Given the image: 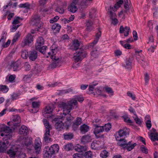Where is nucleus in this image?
<instances>
[{"label": "nucleus", "mask_w": 158, "mask_h": 158, "mask_svg": "<svg viewBox=\"0 0 158 158\" xmlns=\"http://www.w3.org/2000/svg\"><path fill=\"white\" fill-rule=\"evenodd\" d=\"M21 65V63L20 61L18 60L12 63L11 64V66L13 67L14 71H16L19 70V68L20 67Z\"/></svg>", "instance_id": "21"}, {"label": "nucleus", "mask_w": 158, "mask_h": 158, "mask_svg": "<svg viewBox=\"0 0 158 158\" xmlns=\"http://www.w3.org/2000/svg\"><path fill=\"white\" fill-rule=\"evenodd\" d=\"M56 11L60 14H63L64 11V9L62 7H58L56 9Z\"/></svg>", "instance_id": "61"}, {"label": "nucleus", "mask_w": 158, "mask_h": 158, "mask_svg": "<svg viewBox=\"0 0 158 158\" xmlns=\"http://www.w3.org/2000/svg\"><path fill=\"white\" fill-rule=\"evenodd\" d=\"M73 49L75 50H78L80 45V43L77 40H74L73 42Z\"/></svg>", "instance_id": "34"}, {"label": "nucleus", "mask_w": 158, "mask_h": 158, "mask_svg": "<svg viewBox=\"0 0 158 158\" xmlns=\"http://www.w3.org/2000/svg\"><path fill=\"white\" fill-rule=\"evenodd\" d=\"M1 131L4 132L6 133H11L12 129L10 127L4 125L1 128Z\"/></svg>", "instance_id": "22"}, {"label": "nucleus", "mask_w": 158, "mask_h": 158, "mask_svg": "<svg viewBox=\"0 0 158 158\" xmlns=\"http://www.w3.org/2000/svg\"><path fill=\"white\" fill-rule=\"evenodd\" d=\"M7 148V145L5 141L0 142V152H4L6 151Z\"/></svg>", "instance_id": "26"}, {"label": "nucleus", "mask_w": 158, "mask_h": 158, "mask_svg": "<svg viewBox=\"0 0 158 158\" xmlns=\"http://www.w3.org/2000/svg\"><path fill=\"white\" fill-rule=\"evenodd\" d=\"M75 150L76 151L81 152L83 151H85L86 150V148L84 146L78 144L75 147Z\"/></svg>", "instance_id": "28"}, {"label": "nucleus", "mask_w": 158, "mask_h": 158, "mask_svg": "<svg viewBox=\"0 0 158 158\" xmlns=\"http://www.w3.org/2000/svg\"><path fill=\"white\" fill-rule=\"evenodd\" d=\"M93 22L90 20L88 21L86 23V25L87 26L86 29L89 31H90L93 29Z\"/></svg>", "instance_id": "29"}, {"label": "nucleus", "mask_w": 158, "mask_h": 158, "mask_svg": "<svg viewBox=\"0 0 158 158\" xmlns=\"http://www.w3.org/2000/svg\"><path fill=\"white\" fill-rule=\"evenodd\" d=\"M73 148V144L72 143H69L67 144L65 146L64 149L66 151H69L72 150Z\"/></svg>", "instance_id": "44"}, {"label": "nucleus", "mask_w": 158, "mask_h": 158, "mask_svg": "<svg viewBox=\"0 0 158 158\" xmlns=\"http://www.w3.org/2000/svg\"><path fill=\"white\" fill-rule=\"evenodd\" d=\"M33 42V37L30 34H28L25 39L22 41V45L24 46L26 45H30Z\"/></svg>", "instance_id": "7"}, {"label": "nucleus", "mask_w": 158, "mask_h": 158, "mask_svg": "<svg viewBox=\"0 0 158 158\" xmlns=\"http://www.w3.org/2000/svg\"><path fill=\"white\" fill-rule=\"evenodd\" d=\"M127 30H130L129 27L126 26L124 28L123 26H121L119 29V33L120 34L123 33L125 31Z\"/></svg>", "instance_id": "41"}, {"label": "nucleus", "mask_w": 158, "mask_h": 158, "mask_svg": "<svg viewBox=\"0 0 158 158\" xmlns=\"http://www.w3.org/2000/svg\"><path fill=\"white\" fill-rule=\"evenodd\" d=\"M93 125L95 127L94 131V134H99L100 133L103 132L104 130V127L103 126H100L99 125V124H95L94 123V122L93 123Z\"/></svg>", "instance_id": "15"}, {"label": "nucleus", "mask_w": 158, "mask_h": 158, "mask_svg": "<svg viewBox=\"0 0 158 158\" xmlns=\"http://www.w3.org/2000/svg\"><path fill=\"white\" fill-rule=\"evenodd\" d=\"M87 54V53L82 48L79 49L74 54L75 62H77L81 61L86 57Z\"/></svg>", "instance_id": "3"}, {"label": "nucleus", "mask_w": 158, "mask_h": 158, "mask_svg": "<svg viewBox=\"0 0 158 158\" xmlns=\"http://www.w3.org/2000/svg\"><path fill=\"white\" fill-rule=\"evenodd\" d=\"M61 27V26L58 23H55L52 26V30H56V32H59ZM55 33L56 32H55Z\"/></svg>", "instance_id": "38"}, {"label": "nucleus", "mask_w": 158, "mask_h": 158, "mask_svg": "<svg viewBox=\"0 0 158 158\" xmlns=\"http://www.w3.org/2000/svg\"><path fill=\"white\" fill-rule=\"evenodd\" d=\"M105 89L106 92L108 94L112 93H113L112 89L110 87H105Z\"/></svg>", "instance_id": "64"}, {"label": "nucleus", "mask_w": 158, "mask_h": 158, "mask_svg": "<svg viewBox=\"0 0 158 158\" xmlns=\"http://www.w3.org/2000/svg\"><path fill=\"white\" fill-rule=\"evenodd\" d=\"M125 143V142L124 143H121L120 144V146L123 147V148H126V149L128 151L131 150L137 145L136 143H132V141L127 142L126 144Z\"/></svg>", "instance_id": "9"}, {"label": "nucleus", "mask_w": 158, "mask_h": 158, "mask_svg": "<svg viewBox=\"0 0 158 158\" xmlns=\"http://www.w3.org/2000/svg\"><path fill=\"white\" fill-rule=\"evenodd\" d=\"M14 124V127H11L12 129H15L17 127L20 126V123L21 122L20 117L18 115H15L13 116L12 120Z\"/></svg>", "instance_id": "11"}, {"label": "nucleus", "mask_w": 158, "mask_h": 158, "mask_svg": "<svg viewBox=\"0 0 158 158\" xmlns=\"http://www.w3.org/2000/svg\"><path fill=\"white\" fill-rule=\"evenodd\" d=\"M141 151L144 153L147 154L148 152V150L147 148H145L143 145H142L141 147Z\"/></svg>", "instance_id": "63"}, {"label": "nucleus", "mask_w": 158, "mask_h": 158, "mask_svg": "<svg viewBox=\"0 0 158 158\" xmlns=\"http://www.w3.org/2000/svg\"><path fill=\"white\" fill-rule=\"evenodd\" d=\"M146 125L148 129L149 130L152 126L150 119H148L146 122Z\"/></svg>", "instance_id": "58"}, {"label": "nucleus", "mask_w": 158, "mask_h": 158, "mask_svg": "<svg viewBox=\"0 0 158 158\" xmlns=\"http://www.w3.org/2000/svg\"><path fill=\"white\" fill-rule=\"evenodd\" d=\"M74 158H81L83 156V155L81 153H76L73 155Z\"/></svg>", "instance_id": "57"}, {"label": "nucleus", "mask_w": 158, "mask_h": 158, "mask_svg": "<svg viewBox=\"0 0 158 158\" xmlns=\"http://www.w3.org/2000/svg\"><path fill=\"white\" fill-rule=\"evenodd\" d=\"M42 147V143L39 139L35 140L34 145V148L35 153L37 154H39L41 152Z\"/></svg>", "instance_id": "8"}, {"label": "nucleus", "mask_w": 158, "mask_h": 158, "mask_svg": "<svg viewBox=\"0 0 158 158\" xmlns=\"http://www.w3.org/2000/svg\"><path fill=\"white\" fill-rule=\"evenodd\" d=\"M114 7H112L111 6H110V9H108V12L110 14V18L111 19H114V18H116V15L115 13L113 12L111 10H113Z\"/></svg>", "instance_id": "33"}, {"label": "nucleus", "mask_w": 158, "mask_h": 158, "mask_svg": "<svg viewBox=\"0 0 158 158\" xmlns=\"http://www.w3.org/2000/svg\"><path fill=\"white\" fill-rule=\"evenodd\" d=\"M43 122L46 128L45 131H47V129H48L50 131V130L52 129V127L51 125L49 124L48 121L46 119H44L43 120Z\"/></svg>", "instance_id": "36"}, {"label": "nucleus", "mask_w": 158, "mask_h": 158, "mask_svg": "<svg viewBox=\"0 0 158 158\" xmlns=\"http://www.w3.org/2000/svg\"><path fill=\"white\" fill-rule=\"evenodd\" d=\"M50 148L54 154L56 152L57 153L58 152L59 148L58 145L56 144L52 145Z\"/></svg>", "instance_id": "32"}, {"label": "nucleus", "mask_w": 158, "mask_h": 158, "mask_svg": "<svg viewBox=\"0 0 158 158\" xmlns=\"http://www.w3.org/2000/svg\"><path fill=\"white\" fill-rule=\"evenodd\" d=\"M62 119L60 116L59 117L55 118L53 120V121L56 122L55 127L58 130H61L64 128L66 129L65 123H63L62 122Z\"/></svg>", "instance_id": "5"}, {"label": "nucleus", "mask_w": 158, "mask_h": 158, "mask_svg": "<svg viewBox=\"0 0 158 158\" xmlns=\"http://www.w3.org/2000/svg\"><path fill=\"white\" fill-rule=\"evenodd\" d=\"M65 139H71L73 138V135L71 133H65L63 134Z\"/></svg>", "instance_id": "39"}, {"label": "nucleus", "mask_w": 158, "mask_h": 158, "mask_svg": "<svg viewBox=\"0 0 158 158\" xmlns=\"http://www.w3.org/2000/svg\"><path fill=\"white\" fill-rule=\"evenodd\" d=\"M11 133H6L5 136L4 138V140L6 141L7 140L10 139L12 137ZM6 143L7 144H8L9 143V142L6 141Z\"/></svg>", "instance_id": "48"}, {"label": "nucleus", "mask_w": 158, "mask_h": 158, "mask_svg": "<svg viewBox=\"0 0 158 158\" xmlns=\"http://www.w3.org/2000/svg\"><path fill=\"white\" fill-rule=\"evenodd\" d=\"M77 103L76 100H73L67 103L61 102L58 104V107L63 109V115L60 117L63 120L65 118L66 121L64 123L67 129L69 128L73 119V117L69 113L72 110L73 106L76 105Z\"/></svg>", "instance_id": "1"}, {"label": "nucleus", "mask_w": 158, "mask_h": 158, "mask_svg": "<svg viewBox=\"0 0 158 158\" xmlns=\"http://www.w3.org/2000/svg\"><path fill=\"white\" fill-rule=\"evenodd\" d=\"M82 121L81 118H80L77 117V118L76 121L75 122L73 123V127L74 128H77L78 126L80 125Z\"/></svg>", "instance_id": "35"}, {"label": "nucleus", "mask_w": 158, "mask_h": 158, "mask_svg": "<svg viewBox=\"0 0 158 158\" xmlns=\"http://www.w3.org/2000/svg\"><path fill=\"white\" fill-rule=\"evenodd\" d=\"M150 138L152 141L158 140V133L152 132L150 134Z\"/></svg>", "instance_id": "27"}, {"label": "nucleus", "mask_w": 158, "mask_h": 158, "mask_svg": "<svg viewBox=\"0 0 158 158\" xmlns=\"http://www.w3.org/2000/svg\"><path fill=\"white\" fill-rule=\"evenodd\" d=\"M119 138V137L118 136H117V137H116V139L117 140H118L119 141V142L118 143L119 145L120 146V144L121 143H124V142H125L126 143V144H127V140H124V139L123 138H122L121 139H118V138Z\"/></svg>", "instance_id": "52"}, {"label": "nucleus", "mask_w": 158, "mask_h": 158, "mask_svg": "<svg viewBox=\"0 0 158 158\" xmlns=\"http://www.w3.org/2000/svg\"><path fill=\"white\" fill-rule=\"evenodd\" d=\"M128 131V129L127 128L123 130L121 129L119 130L118 131V134L119 137H122L123 138L126 136L127 131Z\"/></svg>", "instance_id": "23"}, {"label": "nucleus", "mask_w": 158, "mask_h": 158, "mask_svg": "<svg viewBox=\"0 0 158 158\" xmlns=\"http://www.w3.org/2000/svg\"><path fill=\"white\" fill-rule=\"evenodd\" d=\"M37 41L35 44V48L36 49H39L40 47L42 46L44 44V40L42 37H40L38 39Z\"/></svg>", "instance_id": "19"}, {"label": "nucleus", "mask_w": 158, "mask_h": 158, "mask_svg": "<svg viewBox=\"0 0 158 158\" xmlns=\"http://www.w3.org/2000/svg\"><path fill=\"white\" fill-rule=\"evenodd\" d=\"M50 131H49V130L47 129V131H45V132L44 133V139L45 141L46 142H48L49 141H50L51 139L49 137V136L50 135Z\"/></svg>", "instance_id": "30"}, {"label": "nucleus", "mask_w": 158, "mask_h": 158, "mask_svg": "<svg viewBox=\"0 0 158 158\" xmlns=\"http://www.w3.org/2000/svg\"><path fill=\"white\" fill-rule=\"evenodd\" d=\"M7 152L9 156L11 158L20 157L22 154L20 149L15 145L10 147Z\"/></svg>", "instance_id": "2"}, {"label": "nucleus", "mask_w": 158, "mask_h": 158, "mask_svg": "<svg viewBox=\"0 0 158 158\" xmlns=\"http://www.w3.org/2000/svg\"><path fill=\"white\" fill-rule=\"evenodd\" d=\"M90 137L88 135L83 136L81 139V142L84 144L90 141Z\"/></svg>", "instance_id": "31"}, {"label": "nucleus", "mask_w": 158, "mask_h": 158, "mask_svg": "<svg viewBox=\"0 0 158 158\" xmlns=\"http://www.w3.org/2000/svg\"><path fill=\"white\" fill-rule=\"evenodd\" d=\"M75 99H72L70 101H71L73 100H75L77 101V100L80 102H82L84 100V99L82 97H80L79 96H76L75 97Z\"/></svg>", "instance_id": "56"}, {"label": "nucleus", "mask_w": 158, "mask_h": 158, "mask_svg": "<svg viewBox=\"0 0 158 158\" xmlns=\"http://www.w3.org/2000/svg\"><path fill=\"white\" fill-rule=\"evenodd\" d=\"M32 143V138H26L23 141V143L27 147H30L31 146Z\"/></svg>", "instance_id": "25"}, {"label": "nucleus", "mask_w": 158, "mask_h": 158, "mask_svg": "<svg viewBox=\"0 0 158 158\" xmlns=\"http://www.w3.org/2000/svg\"><path fill=\"white\" fill-rule=\"evenodd\" d=\"M23 19L19 16H15L12 22V27L10 29V31L14 32L20 26V25L18 24L20 23V20H22Z\"/></svg>", "instance_id": "6"}, {"label": "nucleus", "mask_w": 158, "mask_h": 158, "mask_svg": "<svg viewBox=\"0 0 158 158\" xmlns=\"http://www.w3.org/2000/svg\"><path fill=\"white\" fill-rule=\"evenodd\" d=\"M28 131L27 127L24 125L22 126L20 128L19 131V133L21 135L25 136L28 133Z\"/></svg>", "instance_id": "20"}, {"label": "nucleus", "mask_w": 158, "mask_h": 158, "mask_svg": "<svg viewBox=\"0 0 158 158\" xmlns=\"http://www.w3.org/2000/svg\"><path fill=\"white\" fill-rule=\"evenodd\" d=\"M37 53L36 51L33 50L29 52L28 57L30 60L34 61L37 59Z\"/></svg>", "instance_id": "17"}, {"label": "nucleus", "mask_w": 158, "mask_h": 158, "mask_svg": "<svg viewBox=\"0 0 158 158\" xmlns=\"http://www.w3.org/2000/svg\"><path fill=\"white\" fill-rule=\"evenodd\" d=\"M51 58L53 60V62L50 64V67L52 69L55 68L57 66H60V60L59 57L54 55H52Z\"/></svg>", "instance_id": "10"}, {"label": "nucleus", "mask_w": 158, "mask_h": 158, "mask_svg": "<svg viewBox=\"0 0 158 158\" xmlns=\"http://www.w3.org/2000/svg\"><path fill=\"white\" fill-rule=\"evenodd\" d=\"M83 155L86 158H91L92 156L91 152L89 151L85 152Z\"/></svg>", "instance_id": "54"}, {"label": "nucleus", "mask_w": 158, "mask_h": 158, "mask_svg": "<svg viewBox=\"0 0 158 158\" xmlns=\"http://www.w3.org/2000/svg\"><path fill=\"white\" fill-rule=\"evenodd\" d=\"M88 0H82L80 3L81 8H86L88 5Z\"/></svg>", "instance_id": "42"}, {"label": "nucleus", "mask_w": 158, "mask_h": 158, "mask_svg": "<svg viewBox=\"0 0 158 158\" xmlns=\"http://www.w3.org/2000/svg\"><path fill=\"white\" fill-rule=\"evenodd\" d=\"M133 36L135 40H136L138 39L137 33L135 31H134L133 32Z\"/></svg>", "instance_id": "62"}, {"label": "nucleus", "mask_w": 158, "mask_h": 158, "mask_svg": "<svg viewBox=\"0 0 158 158\" xmlns=\"http://www.w3.org/2000/svg\"><path fill=\"white\" fill-rule=\"evenodd\" d=\"M77 6L74 3H71L68 7V10L69 11L72 13H74L77 10Z\"/></svg>", "instance_id": "24"}, {"label": "nucleus", "mask_w": 158, "mask_h": 158, "mask_svg": "<svg viewBox=\"0 0 158 158\" xmlns=\"http://www.w3.org/2000/svg\"><path fill=\"white\" fill-rule=\"evenodd\" d=\"M29 54L27 52L26 50L22 51L21 53V57L23 59H26L28 57Z\"/></svg>", "instance_id": "45"}, {"label": "nucleus", "mask_w": 158, "mask_h": 158, "mask_svg": "<svg viewBox=\"0 0 158 158\" xmlns=\"http://www.w3.org/2000/svg\"><path fill=\"white\" fill-rule=\"evenodd\" d=\"M30 4L28 3H25L23 4H20L19 6L20 8H29L30 6Z\"/></svg>", "instance_id": "53"}, {"label": "nucleus", "mask_w": 158, "mask_h": 158, "mask_svg": "<svg viewBox=\"0 0 158 158\" xmlns=\"http://www.w3.org/2000/svg\"><path fill=\"white\" fill-rule=\"evenodd\" d=\"M89 129V127L85 124L81 126L80 130L81 132L84 133L87 132Z\"/></svg>", "instance_id": "37"}, {"label": "nucleus", "mask_w": 158, "mask_h": 158, "mask_svg": "<svg viewBox=\"0 0 158 158\" xmlns=\"http://www.w3.org/2000/svg\"><path fill=\"white\" fill-rule=\"evenodd\" d=\"M47 47L46 46H42L40 47L39 49H36L43 54L45 53V51Z\"/></svg>", "instance_id": "46"}, {"label": "nucleus", "mask_w": 158, "mask_h": 158, "mask_svg": "<svg viewBox=\"0 0 158 158\" xmlns=\"http://www.w3.org/2000/svg\"><path fill=\"white\" fill-rule=\"evenodd\" d=\"M16 76L15 75H11L9 76V81L10 82H12L14 81L15 79Z\"/></svg>", "instance_id": "60"}, {"label": "nucleus", "mask_w": 158, "mask_h": 158, "mask_svg": "<svg viewBox=\"0 0 158 158\" xmlns=\"http://www.w3.org/2000/svg\"><path fill=\"white\" fill-rule=\"evenodd\" d=\"M133 59V57L132 56H131L128 58L126 59L125 62V64L124 65V66L126 69L129 70H131V69L132 61Z\"/></svg>", "instance_id": "12"}, {"label": "nucleus", "mask_w": 158, "mask_h": 158, "mask_svg": "<svg viewBox=\"0 0 158 158\" xmlns=\"http://www.w3.org/2000/svg\"><path fill=\"white\" fill-rule=\"evenodd\" d=\"M108 152L106 150H104L102 151L100 154V156L102 158H106L108 156Z\"/></svg>", "instance_id": "50"}, {"label": "nucleus", "mask_w": 158, "mask_h": 158, "mask_svg": "<svg viewBox=\"0 0 158 158\" xmlns=\"http://www.w3.org/2000/svg\"><path fill=\"white\" fill-rule=\"evenodd\" d=\"M144 80L145 81V85H147L148 84V83L149 80L150 76L147 73H146L144 74Z\"/></svg>", "instance_id": "47"}, {"label": "nucleus", "mask_w": 158, "mask_h": 158, "mask_svg": "<svg viewBox=\"0 0 158 158\" xmlns=\"http://www.w3.org/2000/svg\"><path fill=\"white\" fill-rule=\"evenodd\" d=\"M117 1L114 5V8L113 11H117V9L120 7L121 5L123 2L124 3V7L125 8L124 11L126 13H127V12L129 10V7L128 5V0H117Z\"/></svg>", "instance_id": "4"}, {"label": "nucleus", "mask_w": 158, "mask_h": 158, "mask_svg": "<svg viewBox=\"0 0 158 158\" xmlns=\"http://www.w3.org/2000/svg\"><path fill=\"white\" fill-rule=\"evenodd\" d=\"M98 52L96 48L94 49L91 52V56L94 58L97 57L98 54Z\"/></svg>", "instance_id": "40"}, {"label": "nucleus", "mask_w": 158, "mask_h": 158, "mask_svg": "<svg viewBox=\"0 0 158 158\" xmlns=\"http://www.w3.org/2000/svg\"><path fill=\"white\" fill-rule=\"evenodd\" d=\"M44 155V157L47 158L49 156H51L54 154L51 148L48 146L46 147L43 152Z\"/></svg>", "instance_id": "14"}, {"label": "nucleus", "mask_w": 158, "mask_h": 158, "mask_svg": "<svg viewBox=\"0 0 158 158\" xmlns=\"http://www.w3.org/2000/svg\"><path fill=\"white\" fill-rule=\"evenodd\" d=\"M103 127H104V130L106 132L109 131L111 128V124L110 123L105 124Z\"/></svg>", "instance_id": "43"}, {"label": "nucleus", "mask_w": 158, "mask_h": 158, "mask_svg": "<svg viewBox=\"0 0 158 158\" xmlns=\"http://www.w3.org/2000/svg\"><path fill=\"white\" fill-rule=\"evenodd\" d=\"M134 115L136 116V117L134 118V120L136 123L139 125H140L142 123V121H141L140 119L138 117L136 114H134Z\"/></svg>", "instance_id": "49"}, {"label": "nucleus", "mask_w": 158, "mask_h": 158, "mask_svg": "<svg viewBox=\"0 0 158 158\" xmlns=\"http://www.w3.org/2000/svg\"><path fill=\"white\" fill-rule=\"evenodd\" d=\"M53 110V108L50 106H47L45 108L44 110L42 111L43 115L46 118H48L49 116L46 115L47 114L52 113Z\"/></svg>", "instance_id": "16"}, {"label": "nucleus", "mask_w": 158, "mask_h": 158, "mask_svg": "<svg viewBox=\"0 0 158 158\" xmlns=\"http://www.w3.org/2000/svg\"><path fill=\"white\" fill-rule=\"evenodd\" d=\"M127 95L131 98L133 100H135V96L134 94H133L130 91H128L127 93Z\"/></svg>", "instance_id": "55"}, {"label": "nucleus", "mask_w": 158, "mask_h": 158, "mask_svg": "<svg viewBox=\"0 0 158 158\" xmlns=\"http://www.w3.org/2000/svg\"><path fill=\"white\" fill-rule=\"evenodd\" d=\"M40 18L39 15H35L32 17L30 23L33 26L37 25L40 23Z\"/></svg>", "instance_id": "13"}, {"label": "nucleus", "mask_w": 158, "mask_h": 158, "mask_svg": "<svg viewBox=\"0 0 158 158\" xmlns=\"http://www.w3.org/2000/svg\"><path fill=\"white\" fill-rule=\"evenodd\" d=\"M135 56L138 62L143 66L145 63V62L143 60L145 58L144 57L142 54H135Z\"/></svg>", "instance_id": "18"}, {"label": "nucleus", "mask_w": 158, "mask_h": 158, "mask_svg": "<svg viewBox=\"0 0 158 158\" xmlns=\"http://www.w3.org/2000/svg\"><path fill=\"white\" fill-rule=\"evenodd\" d=\"M0 90L4 93H6L8 90V89L6 85H1L0 86Z\"/></svg>", "instance_id": "51"}, {"label": "nucleus", "mask_w": 158, "mask_h": 158, "mask_svg": "<svg viewBox=\"0 0 158 158\" xmlns=\"http://www.w3.org/2000/svg\"><path fill=\"white\" fill-rule=\"evenodd\" d=\"M32 107L33 108H35L36 109H38V103L36 102H33L32 103Z\"/></svg>", "instance_id": "59"}]
</instances>
